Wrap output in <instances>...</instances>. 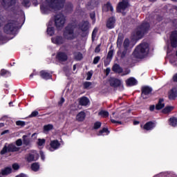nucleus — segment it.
Returning <instances> with one entry per match:
<instances>
[{
  "instance_id": "obj_33",
  "label": "nucleus",
  "mask_w": 177,
  "mask_h": 177,
  "mask_svg": "<svg viewBox=\"0 0 177 177\" xmlns=\"http://www.w3.org/2000/svg\"><path fill=\"white\" fill-rule=\"evenodd\" d=\"M31 169L34 171V172H38L39 171V163L34 162L31 165Z\"/></svg>"
},
{
  "instance_id": "obj_20",
  "label": "nucleus",
  "mask_w": 177,
  "mask_h": 177,
  "mask_svg": "<svg viewBox=\"0 0 177 177\" xmlns=\"http://www.w3.org/2000/svg\"><path fill=\"white\" fill-rule=\"evenodd\" d=\"M176 97H177V89L174 87L169 93V99L170 100H175Z\"/></svg>"
},
{
  "instance_id": "obj_56",
  "label": "nucleus",
  "mask_w": 177,
  "mask_h": 177,
  "mask_svg": "<svg viewBox=\"0 0 177 177\" xmlns=\"http://www.w3.org/2000/svg\"><path fill=\"white\" fill-rule=\"evenodd\" d=\"M64 102H65L64 97H62L60 100L58 102V105L59 106H62L63 103H64Z\"/></svg>"
},
{
  "instance_id": "obj_44",
  "label": "nucleus",
  "mask_w": 177,
  "mask_h": 177,
  "mask_svg": "<svg viewBox=\"0 0 177 177\" xmlns=\"http://www.w3.org/2000/svg\"><path fill=\"white\" fill-rule=\"evenodd\" d=\"M92 85V82H85L83 84V86L84 89H88L89 88V86H91Z\"/></svg>"
},
{
  "instance_id": "obj_7",
  "label": "nucleus",
  "mask_w": 177,
  "mask_h": 177,
  "mask_svg": "<svg viewBox=\"0 0 177 177\" xmlns=\"http://www.w3.org/2000/svg\"><path fill=\"white\" fill-rule=\"evenodd\" d=\"M20 148L16 147V145L13 144H9L8 146L5 145L1 151H0L1 156H3V154H6V153H15V151H19Z\"/></svg>"
},
{
  "instance_id": "obj_11",
  "label": "nucleus",
  "mask_w": 177,
  "mask_h": 177,
  "mask_svg": "<svg viewBox=\"0 0 177 177\" xmlns=\"http://www.w3.org/2000/svg\"><path fill=\"white\" fill-rule=\"evenodd\" d=\"M33 153H28L25 159L27 161V162H32L33 161H37L38 158H39V154L37 153V151H32Z\"/></svg>"
},
{
  "instance_id": "obj_15",
  "label": "nucleus",
  "mask_w": 177,
  "mask_h": 177,
  "mask_svg": "<svg viewBox=\"0 0 177 177\" xmlns=\"http://www.w3.org/2000/svg\"><path fill=\"white\" fill-rule=\"evenodd\" d=\"M129 6V3L128 0H122L121 2H120L118 5V12H120V13H122Z\"/></svg>"
},
{
  "instance_id": "obj_39",
  "label": "nucleus",
  "mask_w": 177,
  "mask_h": 177,
  "mask_svg": "<svg viewBox=\"0 0 177 177\" xmlns=\"http://www.w3.org/2000/svg\"><path fill=\"white\" fill-rule=\"evenodd\" d=\"M174 110V106H166L163 110L162 113L164 114H168V113H171V111Z\"/></svg>"
},
{
  "instance_id": "obj_2",
  "label": "nucleus",
  "mask_w": 177,
  "mask_h": 177,
  "mask_svg": "<svg viewBox=\"0 0 177 177\" xmlns=\"http://www.w3.org/2000/svg\"><path fill=\"white\" fill-rule=\"evenodd\" d=\"M150 48L149 44L146 42L141 43L138 45L133 53V56L136 59H143L145 56L149 55Z\"/></svg>"
},
{
  "instance_id": "obj_27",
  "label": "nucleus",
  "mask_w": 177,
  "mask_h": 177,
  "mask_svg": "<svg viewBox=\"0 0 177 177\" xmlns=\"http://www.w3.org/2000/svg\"><path fill=\"white\" fill-rule=\"evenodd\" d=\"M113 71H114V73H116L117 74H121V73H122L123 69L122 67H120V64H115L113 66L112 68Z\"/></svg>"
},
{
  "instance_id": "obj_9",
  "label": "nucleus",
  "mask_w": 177,
  "mask_h": 177,
  "mask_svg": "<svg viewBox=\"0 0 177 177\" xmlns=\"http://www.w3.org/2000/svg\"><path fill=\"white\" fill-rule=\"evenodd\" d=\"M111 85L115 89H119V91H124V85L122 84V82L119 79L113 77L111 79Z\"/></svg>"
},
{
  "instance_id": "obj_21",
  "label": "nucleus",
  "mask_w": 177,
  "mask_h": 177,
  "mask_svg": "<svg viewBox=\"0 0 177 177\" xmlns=\"http://www.w3.org/2000/svg\"><path fill=\"white\" fill-rule=\"evenodd\" d=\"M86 117V113H85L84 111H82L76 115V120L78 122H82V121L85 120Z\"/></svg>"
},
{
  "instance_id": "obj_32",
  "label": "nucleus",
  "mask_w": 177,
  "mask_h": 177,
  "mask_svg": "<svg viewBox=\"0 0 177 177\" xmlns=\"http://www.w3.org/2000/svg\"><path fill=\"white\" fill-rule=\"evenodd\" d=\"M109 133H110L109 129L104 127L102 130L99 131L97 133V136H102V135H109Z\"/></svg>"
},
{
  "instance_id": "obj_13",
  "label": "nucleus",
  "mask_w": 177,
  "mask_h": 177,
  "mask_svg": "<svg viewBox=\"0 0 177 177\" xmlns=\"http://www.w3.org/2000/svg\"><path fill=\"white\" fill-rule=\"evenodd\" d=\"M124 48L125 50L121 52V50L118 51V56L121 57V59H124L125 57V55H127V50L129 47V39H125L123 43Z\"/></svg>"
},
{
  "instance_id": "obj_51",
  "label": "nucleus",
  "mask_w": 177,
  "mask_h": 177,
  "mask_svg": "<svg viewBox=\"0 0 177 177\" xmlns=\"http://www.w3.org/2000/svg\"><path fill=\"white\" fill-rule=\"evenodd\" d=\"M90 18L91 19V20H93V21H96V15L95 14V12H91L90 13Z\"/></svg>"
},
{
  "instance_id": "obj_52",
  "label": "nucleus",
  "mask_w": 177,
  "mask_h": 177,
  "mask_svg": "<svg viewBox=\"0 0 177 177\" xmlns=\"http://www.w3.org/2000/svg\"><path fill=\"white\" fill-rule=\"evenodd\" d=\"M19 168H20V166L19 165V164H17V163L12 164V169L15 171H17Z\"/></svg>"
},
{
  "instance_id": "obj_50",
  "label": "nucleus",
  "mask_w": 177,
  "mask_h": 177,
  "mask_svg": "<svg viewBox=\"0 0 177 177\" xmlns=\"http://www.w3.org/2000/svg\"><path fill=\"white\" fill-rule=\"evenodd\" d=\"M92 75H93V72L88 71L87 73L86 81H90L91 78H92Z\"/></svg>"
},
{
  "instance_id": "obj_12",
  "label": "nucleus",
  "mask_w": 177,
  "mask_h": 177,
  "mask_svg": "<svg viewBox=\"0 0 177 177\" xmlns=\"http://www.w3.org/2000/svg\"><path fill=\"white\" fill-rule=\"evenodd\" d=\"M55 59L59 62L63 63L64 62H67L68 60V56L64 52L59 51L57 53Z\"/></svg>"
},
{
  "instance_id": "obj_18",
  "label": "nucleus",
  "mask_w": 177,
  "mask_h": 177,
  "mask_svg": "<svg viewBox=\"0 0 177 177\" xmlns=\"http://www.w3.org/2000/svg\"><path fill=\"white\" fill-rule=\"evenodd\" d=\"M51 41L56 45H63V44H64V39L62 36H56L55 37H53Z\"/></svg>"
},
{
  "instance_id": "obj_4",
  "label": "nucleus",
  "mask_w": 177,
  "mask_h": 177,
  "mask_svg": "<svg viewBox=\"0 0 177 177\" xmlns=\"http://www.w3.org/2000/svg\"><path fill=\"white\" fill-rule=\"evenodd\" d=\"M150 29V24L147 22H143L142 25L138 27L134 31L133 36V39L136 41L142 39L143 35L147 32V30Z\"/></svg>"
},
{
  "instance_id": "obj_1",
  "label": "nucleus",
  "mask_w": 177,
  "mask_h": 177,
  "mask_svg": "<svg viewBox=\"0 0 177 177\" xmlns=\"http://www.w3.org/2000/svg\"><path fill=\"white\" fill-rule=\"evenodd\" d=\"M66 0H46V5H41L40 10L43 13H48L50 9L53 10H62L64 8Z\"/></svg>"
},
{
  "instance_id": "obj_36",
  "label": "nucleus",
  "mask_w": 177,
  "mask_h": 177,
  "mask_svg": "<svg viewBox=\"0 0 177 177\" xmlns=\"http://www.w3.org/2000/svg\"><path fill=\"white\" fill-rule=\"evenodd\" d=\"M23 138V144L25 145V146H29L30 141V138H28V136L24 135L22 137Z\"/></svg>"
},
{
  "instance_id": "obj_34",
  "label": "nucleus",
  "mask_w": 177,
  "mask_h": 177,
  "mask_svg": "<svg viewBox=\"0 0 177 177\" xmlns=\"http://www.w3.org/2000/svg\"><path fill=\"white\" fill-rule=\"evenodd\" d=\"M169 124L171 127H176L177 126V118L175 117L171 118L169 120Z\"/></svg>"
},
{
  "instance_id": "obj_26",
  "label": "nucleus",
  "mask_w": 177,
  "mask_h": 177,
  "mask_svg": "<svg viewBox=\"0 0 177 177\" xmlns=\"http://www.w3.org/2000/svg\"><path fill=\"white\" fill-rule=\"evenodd\" d=\"M156 124L153 122H148L144 125V129L146 131H151L153 128H155Z\"/></svg>"
},
{
  "instance_id": "obj_35",
  "label": "nucleus",
  "mask_w": 177,
  "mask_h": 177,
  "mask_svg": "<svg viewBox=\"0 0 177 177\" xmlns=\"http://www.w3.org/2000/svg\"><path fill=\"white\" fill-rule=\"evenodd\" d=\"M109 10H111V3L110 2L102 6V12H109Z\"/></svg>"
},
{
  "instance_id": "obj_61",
  "label": "nucleus",
  "mask_w": 177,
  "mask_h": 177,
  "mask_svg": "<svg viewBox=\"0 0 177 177\" xmlns=\"http://www.w3.org/2000/svg\"><path fill=\"white\" fill-rule=\"evenodd\" d=\"M16 177H28V176H27V174H24L21 173V174L17 175Z\"/></svg>"
},
{
  "instance_id": "obj_49",
  "label": "nucleus",
  "mask_w": 177,
  "mask_h": 177,
  "mask_svg": "<svg viewBox=\"0 0 177 177\" xmlns=\"http://www.w3.org/2000/svg\"><path fill=\"white\" fill-rule=\"evenodd\" d=\"M100 61V56H97L94 57L93 61V64H97V63H99Z\"/></svg>"
},
{
  "instance_id": "obj_8",
  "label": "nucleus",
  "mask_w": 177,
  "mask_h": 177,
  "mask_svg": "<svg viewBox=\"0 0 177 177\" xmlns=\"http://www.w3.org/2000/svg\"><path fill=\"white\" fill-rule=\"evenodd\" d=\"M79 28L82 31V37H86L88 35V33L86 31L89 30V21H82L80 24H79Z\"/></svg>"
},
{
  "instance_id": "obj_53",
  "label": "nucleus",
  "mask_w": 177,
  "mask_h": 177,
  "mask_svg": "<svg viewBox=\"0 0 177 177\" xmlns=\"http://www.w3.org/2000/svg\"><path fill=\"white\" fill-rule=\"evenodd\" d=\"M111 72V69L110 68H106L104 70L105 76L109 77V74H110Z\"/></svg>"
},
{
  "instance_id": "obj_6",
  "label": "nucleus",
  "mask_w": 177,
  "mask_h": 177,
  "mask_svg": "<svg viewBox=\"0 0 177 177\" xmlns=\"http://www.w3.org/2000/svg\"><path fill=\"white\" fill-rule=\"evenodd\" d=\"M66 23V17L62 13H58L55 16V26L57 28H63Z\"/></svg>"
},
{
  "instance_id": "obj_19",
  "label": "nucleus",
  "mask_w": 177,
  "mask_h": 177,
  "mask_svg": "<svg viewBox=\"0 0 177 177\" xmlns=\"http://www.w3.org/2000/svg\"><path fill=\"white\" fill-rule=\"evenodd\" d=\"M111 62V46H110L109 47V50L106 58L104 60V66L105 67H107V66L110 64Z\"/></svg>"
},
{
  "instance_id": "obj_25",
  "label": "nucleus",
  "mask_w": 177,
  "mask_h": 177,
  "mask_svg": "<svg viewBox=\"0 0 177 177\" xmlns=\"http://www.w3.org/2000/svg\"><path fill=\"white\" fill-rule=\"evenodd\" d=\"M73 59L76 60V62H81V60L84 59V55L82 53H81V52H74Z\"/></svg>"
},
{
  "instance_id": "obj_23",
  "label": "nucleus",
  "mask_w": 177,
  "mask_h": 177,
  "mask_svg": "<svg viewBox=\"0 0 177 177\" xmlns=\"http://www.w3.org/2000/svg\"><path fill=\"white\" fill-rule=\"evenodd\" d=\"M89 104V98L85 96L82 97L79 100V104L80 106H88Z\"/></svg>"
},
{
  "instance_id": "obj_22",
  "label": "nucleus",
  "mask_w": 177,
  "mask_h": 177,
  "mask_svg": "<svg viewBox=\"0 0 177 177\" xmlns=\"http://www.w3.org/2000/svg\"><path fill=\"white\" fill-rule=\"evenodd\" d=\"M10 174H12V167H6L1 171V174L3 176H8V175H10Z\"/></svg>"
},
{
  "instance_id": "obj_40",
  "label": "nucleus",
  "mask_w": 177,
  "mask_h": 177,
  "mask_svg": "<svg viewBox=\"0 0 177 177\" xmlns=\"http://www.w3.org/2000/svg\"><path fill=\"white\" fill-rule=\"evenodd\" d=\"M21 5L24 6V8H30L31 3H30V0H23Z\"/></svg>"
},
{
  "instance_id": "obj_37",
  "label": "nucleus",
  "mask_w": 177,
  "mask_h": 177,
  "mask_svg": "<svg viewBox=\"0 0 177 177\" xmlns=\"http://www.w3.org/2000/svg\"><path fill=\"white\" fill-rule=\"evenodd\" d=\"M73 8L74 6H73V3H67L65 6V10H66V12H73Z\"/></svg>"
},
{
  "instance_id": "obj_62",
  "label": "nucleus",
  "mask_w": 177,
  "mask_h": 177,
  "mask_svg": "<svg viewBox=\"0 0 177 177\" xmlns=\"http://www.w3.org/2000/svg\"><path fill=\"white\" fill-rule=\"evenodd\" d=\"M154 109H156V106H154V105H151L149 106L150 111H154Z\"/></svg>"
},
{
  "instance_id": "obj_38",
  "label": "nucleus",
  "mask_w": 177,
  "mask_h": 177,
  "mask_svg": "<svg viewBox=\"0 0 177 177\" xmlns=\"http://www.w3.org/2000/svg\"><path fill=\"white\" fill-rule=\"evenodd\" d=\"M98 115L103 117V118H107L109 117V112L107 111H100Z\"/></svg>"
},
{
  "instance_id": "obj_31",
  "label": "nucleus",
  "mask_w": 177,
  "mask_h": 177,
  "mask_svg": "<svg viewBox=\"0 0 177 177\" xmlns=\"http://www.w3.org/2000/svg\"><path fill=\"white\" fill-rule=\"evenodd\" d=\"M46 32L48 35H50V37H53L55 35V28L50 26H48L47 27Z\"/></svg>"
},
{
  "instance_id": "obj_24",
  "label": "nucleus",
  "mask_w": 177,
  "mask_h": 177,
  "mask_svg": "<svg viewBox=\"0 0 177 177\" xmlns=\"http://www.w3.org/2000/svg\"><path fill=\"white\" fill-rule=\"evenodd\" d=\"M40 77H41L43 80H50V78H52V75L46 71H41Z\"/></svg>"
},
{
  "instance_id": "obj_17",
  "label": "nucleus",
  "mask_w": 177,
  "mask_h": 177,
  "mask_svg": "<svg viewBox=\"0 0 177 177\" xmlns=\"http://www.w3.org/2000/svg\"><path fill=\"white\" fill-rule=\"evenodd\" d=\"M50 151H53V150H57L60 147V142L57 140H53L50 141Z\"/></svg>"
},
{
  "instance_id": "obj_58",
  "label": "nucleus",
  "mask_w": 177,
  "mask_h": 177,
  "mask_svg": "<svg viewBox=\"0 0 177 177\" xmlns=\"http://www.w3.org/2000/svg\"><path fill=\"white\" fill-rule=\"evenodd\" d=\"M122 43V38L118 37V42H117L118 46H121Z\"/></svg>"
},
{
  "instance_id": "obj_10",
  "label": "nucleus",
  "mask_w": 177,
  "mask_h": 177,
  "mask_svg": "<svg viewBox=\"0 0 177 177\" xmlns=\"http://www.w3.org/2000/svg\"><path fill=\"white\" fill-rule=\"evenodd\" d=\"M17 0H1V5L5 9V10H8L9 8H12V6H15Z\"/></svg>"
},
{
  "instance_id": "obj_5",
  "label": "nucleus",
  "mask_w": 177,
  "mask_h": 177,
  "mask_svg": "<svg viewBox=\"0 0 177 177\" xmlns=\"http://www.w3.org/2000/svg\"><path fill=\"white\" fill-rule=\"evenodd\" d=\"M18 28L19 22L12 20L8 22V24L3 26V30L5 34H7L8 35H13V34L16 32V30H17Z\"/></svg>"
},
{
  "instance_id": "obj_42",
  "label": "nucleus",
  "mask_w": 177,
  "mask_h": 177,
  "mask_svg": "<svg viewBox=\"0 0 177 177\" xmlns=\"http://www.w3.org/2000/svg\"><path fill=\"white\" fill-rule=\"evenodd\" d=\"M44 131H50V130L53 129V124L44 125Z\"/></svg>"
},
{
  "instance_id": "obj_54",
  "label": "nucleus",
  "mask_w": 177,
  "mask_h": 177,
  "mask_svg": "<svg viewBox=\"0 0 177 177\" xmlns=\"http://www.w3.org/2000/svg\"><path fill=\"white\" fill-rule=\"evenodd\" d=\"M167 172H162L159 174H157L156 176H155L153 177H165V176H167Z\"/></svg>"
},
{
  "instance_id": "obj_14",
  "label": "nucleus",
  "mask_w": 177,
  "mask_h": 177,
  "mask_svg": "<svg viewBox=\"0 0 177 177\" xmlns=\"http://www.w3.org/2000/svg\"><path fill=\"white\" fill-rule=\"evenodd\" d=\"M153 88L150 86H145L142 88V94L141 96L143 99H148L149 96H150V93H151Z\"/></svg>"
},
{
  "instance_id": "obj_3",
  "label": "nucleus",
  "mask_w": 177,
  "mask_h": 177,
  "mask_svg": "<svg viewBox=\"0 0 177 177\" xmlns=\"http://www.w3.org/2000/svg\"><path fill=\"white\" fill-rule=\"evenodd\" d=\"M75 28H77V24L74 23H69L63 30V37L65 39L68 41H73V39H75Z\"/></svg>"
},
{
  "instance_id": "obj_47",
  "label": "nucleus",
  "mask_w": 177,
  "mask_h": 177,
  "mask_svg": "<svg viewBox=\"0 0 177 177\" xmlns=\"http://www.w3.org/2000/svg\"><path fill=\"white\" fill-rule=\"evenodd\" d=\"M106 27L109 30H111V17H109L106 21Z\"/></svg>"
},
{
  "instance_id": "obj_16",
  "label": "nucleus",
  "mask_w": 177,
  "mask_h": 177,
  "mask_svg": "<svg viewBox=\"0 0 177 177\" xmlns=\"http://www.w3.org/2000/svg\"><path fill=\"white\" fill-rule=\"evenodd\" d=\"M170 41L172 48H177V30L171 32L170 35Z\"/></svg>"
},
{
  "instance_id": "obj_63",
  "label": "nucleus",
  "mask_w": 177,
  "mask_h": 177,
  "mask_svg": "<svg viewBox=\"0 0 177 177\" xmlns=\"http://www.w3.org/2000/svg\"><path fill=\"white\" fill-rule=\"evenodd\" d=\"M6 133H9V130H4L1 132V135L3 136V135H6Z\"/></svg>"
},
{
  "instance_id": "obj_28",
  "label": "nucleus",
  "mask_w": 177,
  "mask_h": 177,
  "mask_svg": "<svg viewBox=\"0 0 177 177\" xmlns=\"http://www.w3.org/2000/svg\"><path fill=\"white\" fill-rule=\"evenodd\" d=\"M0 75L1 77H3L4 78H8L12 75V73L10 71L6 70V69H1L0 71Z\"/></svg>"
},
{
  "instance_id": "obj_55",
  "label": "nucleus",
  "mask_w": 177,
  "mask_h": 177,
  "mask_svg": "<svg viewBox=\"0 0 177 177\" xmlns=\"http://www.w3.org/2000/svg\"><path fill=\"white\" fill-rule=\"evenodd\" d=\"M16 145L17 146H21L23 145V140H21V139H18L16 140V142H15Z\"/></svg>"
},
{
  "instance_id": "obj_48",
  "label": "nucleus",
  "mask_w": 177,
  "mask_h": 177,
  "mask_svg": "<svg viewBox=\"0 0 177 177\" xmlns=\"http://www.w3.org/2000/svg\"><path fill=\"white\" fill-rule=\"evenodd\" d=\"M39 113L37 111H34L31 113V114L29 115V118H32L33 117H37Z\"/></svg>"
},
{
  "instance_id": "obj_45",
  "label": "nucleus",
  "mask_w": 177,
  "mask_h": 177,
  "mask_svg": "<svg viewBox=\"0 0 177 177\" xmlns=\"http://www.w3.org/2000/svg\"><path fill=\"white\" fill-rule=\"evenodd\" d=\"M101 127H102V122H95L94 123L93 128L95 129H99V128H100Z\"/></svg>"
},
{
  "instance_id": "obj_59",
  "label": "nucleus",
  "mask_w": 177,
  "mask_h": 177,
  "mask_svg": "<svg viewBox=\"0 0 177 177\" xmlns=\"http://www.w3.org/2000/svg\"><path fill=\"white\" fill-rule=\"evenodd\" d=\"M40 156L42 161H45V154L44 153V151H40Z\"/></svg>"
},
{
  "instance_id": "obj_41",
  "label": "nucleus",
  "mask_w": 177,
  "mask_h": 177,
  "mask_svg": "<svg viewBox=\"0 0 177 177\" xmlns=\"http://www.w3.org/2000/svg\"><path fill=\"white\" fill-rule=\"evenodd\" d=\"M97 28H95L92 32V35H91V39L92 41H95V38H96V35L97 34Z\"/></svg>"
},
{
  "instance_id": "obj_64",
  "label": "nucleus",
  "mask_w": 177,
  "mask_h": 177,
  "mask_svg": "<svg viewBox=\"0 0 177 177\" xmlns=\"http://www.w3.org/2000/svg\"><path fill=\"white\" fill-rule=\"evenodd\" d=\"M34 75H37V72L34 71L32 74H30V78H32Z\"/></svg>"
},
{
  "instance_id": "obj_60",
  "label": "nucleus",
  "mask_w": 177,
  "mask_h": 177,
  "mask_svg": "<svg viewBox=\"0 0 177 177\" xmlns=\"http://www.w3.org/2000/svg\"><path fill=\"white\" fill-rule=\"evenodd\" d=\"M106 84L111 86V77H109V79L106 80Z\"/></svg>"
},
{
  "instance_id": "obj_29",
  "label": "nucleus",
  "mask_w": 177,
  "mask_h": 177,
  "mask_svg": "<svg viewBox=\"0 0 177 177\" xmlns=\"http://www.w3.org/2000/svg\"><path fill=\"white\" fill-rule=\"evenodd\" d=\"M126 84L127 86H133L138 84V81L135 80L133 77H130L127 80H126Z\"/></svg>"
},
{
  "instance_id": "obj_46",
  "label": "nucleus",
  "mask_w": 177,
  "mask_h": 177,
  "mask_svg": "<svg viewBox=\"0 0 177 177\" xmlns=\"http://www.w3.org/2000/svg\"><path fill=\"white\" fill-rule=\"evenodd\" d=\"M45 142H46L45 139L39 138L38 142H37V145H38V146H44V145H45Z\"/></svg>"
},
{
  "instance_id": "obj_43",
  "label": "nucleus",
  "mask_w": 177,
  "mask_h": 177,
  "mask_svg": "<svg viewBox=\"0 0 177 177\" xmlns=\"http://www.w3.org/2000/svg\"><path fill=\"white\" fill-rule=\"evenodd\" d=\"M16 125H17V127H26V122L21 121V120H17V121L16 122Z\"/></svg>"
},
{
  "instance_id": "obj_30",
  "label": "nucleus",
  "mask_w": 177,
  "mask_h": 177,
  "mask_svg": "<svg viewBox=\"0 0 177 177\" xmlns=\"http://www.w3.org/2000/svg\"><path fill=\"white\" fill-rule=\"evenodd\" d=\"M165 104H164V99H159L158 103L156 106V110H161L164 109Z\"/></svg>"
},
{
  "instance_id": "obj_57",
  "label": "nucleus",
  "mask_w": 177,
  "mask_h": 177,
  "mask_svg": "<svg viewBox=\"0 0 177 177\" xmlns=\"http://www.w3.org/2000/svg\"><path fill=\"white\" fill-rule=\"evenodd\" d=\"M100 52V44H98L95 48V53H99Z\"/></svg>"
}]
</instances>
